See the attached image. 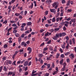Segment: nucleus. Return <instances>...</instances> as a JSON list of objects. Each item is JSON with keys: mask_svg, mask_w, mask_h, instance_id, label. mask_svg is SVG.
Segmentation results:
<instances>
[{"mask_svg": "<svg viewBox=\"0 0 76 76\" xmlns=\"http://www.w3.org/2000/svg\"><path fill=\"white\" fill-rule=\"evenodd\" d=\"M53 56V55H50L49 57L47 58V60H52V57Z\"/></svg>", "mask_w": 76, "mask_h": 76, "instance_id": "obj_1", "label": "nucleus"}, {"mask_svg": "<svg viewBox=\"0 0 76 76\" xmlns=\"http://www.w3.org/2000/svg\"><path fill=\"white\" fill-rule=\"evenodd\" d=\"M50 10L52 13H54V14H56V10L55 9H50Z\"/></svg>", "mask_w": 76, "mask_h": 76, "instance_id": "obj_2", "label": "nucleus"}, {"mask_svg": "<svg viewBox=\"0 0 76 76\" xmlns=\"http://www.w3.org/2000/svg\"><path fill=\"white\" fill-rule=\"evenodd\" d=\"M13 73V72H11V71H9V72L7 73L8 74L7 75V76H10V75L11 76V75H12Z\"/></svg>", "mask_w": 76, "mask_h": 76, "instance_id": "obj_3", "label": "nucleus"}, {"mask_svg": "<svg viewBox=\"0 0 76 76\" xmlns=\"http://www.w3.org/2000/svg\"><path fill=\"white\" fill-rule=\"evenodd\" d=\"M28 61H26L24 62V65L25 66H26L28 65Z\"/></svg>", "mask_w": 76, "mask_h": 76, "instance_id": "obj_4", "label": "nucleus"}, {"mask_svg": "<svg viewBox=\"0 0 76 76\" xmlns=\"http://www.w3.org/2000/svg\"><path fill=\"white\" fill-rule=\"evenodd\" d=\"M33 6H34V4H33V3H32L31 5L29 6V8H31V9H32L33 8Z\"/></svg>", "mask_w": 76, "mask_h": 76, "instance_id": "obj_5", "label": "nucleus"}, {"mask_svg": "<svg viewBox=\"0 0 76 76\" xmlns=\"http://www.w3.org/2000/svg\"><path fill=\"white\" fill-rule=\"evenodd\" d=\"M69 57H71L70 58H74V55L73 53L71 54V55H69Z\"/></svg>", "mask_w": 76, "mask_h": 76, "instance_id": "obj_6", "label": "nucleus"}, {"mask_svg": "<svg viewBox=\"0 0 76 76\" xmlns=\"http://www.w3.org/2000/svg\"><path fill=\"white\" fill-rule=\"evenodd\" d=\"M43 56V55L42 54L39 53L38 55V57H40V58H41Z\"/></svg>", "mask_w": 76, "mask_h": 76, "instance_id": "obj_7", "label": "nucleus"}, {"mask_svg": "<svg viewBox=\"0 0 76 76\" xmlns=\"http://www.w3.org/2000/svg\"><path fill=\"white\" fill-rule=\"evenodd\" d=\"M71 20L72 22H74V23H75L76 22V21H75L76 20V19L75 18L71 19Z\"/></svg>", "mask_w": 76, "mask_h": 76, "instance_id": "obj_8", "label": "nucleus"}, {"mask_svg": "<svg viewBox=\"0 0 76 76\" xmlns=\"http://www.w3.org/2000/svg\"><path fill=\"white\" fill-rule=\"evenodd\" d=\"M72 41L73 42V44H75V39L74 38H73L72 39Z\"/></svg>", "mask_w": 76, "mask_h": 76, "instance_id": "obj_9", "label": "nucleus"}, {"mask_svg": "<svg viewBox=\"0 0 76 76\" xmlns=\"http://www.w3.org/2000/svg\"><path fill=\"white\" fill-rule=\"evenodd\" d=\"M3 70L5 71V72H6L7 70V68L6 66H4L3 68Z\"/></svg>", "mask_w": 76, "mask_h": 76, "instance_id": "obj_10", "label": "nucleus"}, {"mask_svg": "<svg viewBox=\"0 0 76 76\" xmlns=\"http://www.w3.org/2000/svg\"><path fill=\"white\" fill-rule=\"evenodd\" d=\"M56 21V17H54L52 20V22H55Z\"/></svg>", "mask_w": 76, "mask_h": 76, "instance_id": "obj_11", "label": "nucleus"}, {"mask_svg": "<svg viewBox=\"0 0 76 76\" xmlns=\"http://www.w3.org/2000/svg\"><path fill=\"white\" fill-rule=\"evenodd\" d=\"M56 5H57V4L55 2L53 3L52 5L53 7H54H54H55V6H56Z\"/></svg>", "mask_w": 76, "mask_h": 76, "instance_id": "obj_12", "label": "nucleus"}, {"mask_svg": "<svg viewBox=\"0 0 76 76\" xmlns=\"http://www.w3.org/2000/svg\"><path fill=\"white\" fill-rule=\"evenodd\" d=\"M3 24L5 23V24H6L7 23V20H5L3 23Z\"/></svg>", "mask_w": 76, "mask_h": 76, "instance_id": "obj_13", "label": "nucleus"}, {"mask_svg": "<svg viewBox=\"0 0 76 76\" xmlns=\"http://www.w3.org/2000/svg\"><path fill=\"white\" fill-rule=\"evenodd\" d=\"M58 73V71H55L53 74V75H56Z\"/></svg>", "mask_w": 76, "mask_h": 76, "instance_id": "obj_14", "label": "nucleus"}, {"mask_svg": "<svg viewBox=\"0 0 76 76\" xmlns=\"http://www.w3.org/2000/svg\"><path fill=\"white\" fill-rule=\"evenodd\" d=\"M59 56H60V54H59V53H57L56 56V58H58Z\"/></svg>", "mask_w": 76, "mask_h": 76, "instance_id": "obj_15", "label": "nucleus"}, {"mask_svg": "<svg viewBox=\"0 0 76 76\" xmlns=\"http://www.w3.org/2000/svg\"><path fill=\"white\" fill-rule=\"evenodd\" d=\"M53 39L54 40H57V39H58V38L56 36H54L53 37Z\"/></svg>", "mask_w": 76, "mask_h": 76, "instance_id": "obj_16", "label": "nucleus"}, {"mask_svg": "<svg viewBox=\"0 0 76 76\" xmlns=\"http://www.w3.org/2000/svg\"><path fill=\"white\" fill-rule=\"evenodd\" d=\"M15 35L16 37H20V36L19 34L18 33H15Z\"/></svg>", "mask_w": 76, "mask_h": 76, "instance_id": "obj_17", "label": "nucleus"}, {"mask_svg": "<svg viewBox=\"0 0 76 76\" xmlns=\"http://www.w3.org/2000/svg\"><path fill=\"white\" fill-rule=\"evenodd\" d=\"M31 24H32V23H31V22H29L27 23V25L28 26H29L30 25H31Z\"/></svg>", "mask_w": 76, "mask_h": 76, "instance_id": "obj_18", "label": "nucleus"}, {"mask_svg": "<svg viewBox=\"0 0 76 76\" xmlns=\"http://www.w3.org/2000/svg\"><path fill=\"white\" fill-rule=\"evenodd\" d=\"M3 67V66H1L0 67V73L2 71Z\"/></svg>", "mask_w": 76, "mask_h": 76, "instance_id": "obj_19", "label": "nucleus"}, {"mask_svg": "<svg viewBox=\"0 0 76 76\" xmlns=\"http://www.w3.org/2000/svg\"><path fill=\"white\" fill-rule=\"evenodd\" d=\"M69 44L68 43L67 45L66 46V49H69Z\"/></svg>", "mask_w": 76, "mask_h": 76, "instance_id": "obj_20", "label": "nucleus"}, {"mask_svg": "<svg viewBox=\"0 0 76 76\" xmlns=\"http://www.w3.org/2000/svg\"><path fill=\"white\" fill-rule=\"evenodd\" d=\"M70 1H68L66 5L67 6H69V5H70Z\"/></svg>", "mask_w": 76, "mask_h": 76, "instance_id": "obj_21", "label": "nucleus"}, {"mask_svg": "<svg viewBox=\"0 0 76 76\" xmlns=\"http://www.w3.org/2000/svg\"><path fill=\"white\" fill-rule=\"evenodd\" d=\"M30 32V31L29 30H27V31H26L25 33L26 34H29Z\"/></svg>", "mask_w": 76, "mask_h": 76, "instance_id": "obj_22", "label": "nucleus"}, {"mask_svg": "<svg viewBox=\"0 0 76 76\" xmlns=\"http://www.w3.org/2000/svg\"><path fill=\"white\" fill-rule=\"evenodd\" d=\"M56 36L57 38H59L60 37V34L59 33H58L56 34Z\"/></svg>", "mask_w": 76, "mask_h": 76, "instance_id": "obj_23", "label": "nucleus"}, {"mask_svg": "<svg viewBox=\"0 0 76 76\" xmlns=\"http://www.w3.org/2000/svg\"><path fill=\"white\" fill-rule=\"evenodd\" d=\"M62 34L63 37H64V36H65V35H66V33L62 32Z\"/></svg>", "mask_w": 76, "mask_h": 76, "instance_id": "obj_24", "label": "nucleus"}, {"mask_svg": "<svg viewBox=\"0 0 76 76\" xmlns=\"http://www.w3.org/2000/svg\"><path fill=\"white\" fill-rule=\"evenodd\" d=\"M16 61H14L12 63V65H14V66H16Z\"/></svg>", "mask_w": 76, "mask_h": 76, "instance_id": "obj_25", "label": "nucleus"}, {"mask_svg": "<svg viewBox=\"0 0 76 76\" xmlns=\"http://www.w3.org/2000/svg\"><path fill=\"white\" fill-rule=\"evenodd\" d=\"M47 1H46V3H47L48 2V3H49L50 2V3H52V1H51V0H47Z\"/></svg>", "mask_w": 76, "mask_h": 76, "instance_id": "obj_26", "label": "nucleus"}, {"mask_svg": "<svg viewBox=\"0 0 76 76\" xmlns=\"http://www.w3.org/2000/svg\"><path fill=\"white\" fill-rule=\"evenodd\" d=\"M7 58V57L6 56H4L3 57L2 59L3 60H6Z\"/></svg>", "mask_w": 76, "mask_h": 76, "instance_id": "obj_27", "label": "nucleus"}, {"mask_svg": "<svg viewBox=\"0 0 76 76\" xmlns=\"http://www.w3.org/2000/svg\"><path fill=\"white\" fill-rule=\"evenodd\" d=\"M54 30L53 29H52L49 30V31H50V32L51 33L53 32H54Z\"/></svg>", "mask_w": 76, "mask_h": 76, "instance_id": "obj_28", "label": "nucleus"}, {"mask_svg": "<svg viewBox=\"0 0 76 76\" xmlns=\"http://www.w3.org/2000/svg\"><path fill=\"white\" fill-rule=\"evenodd\" d=\"M10 22L11 23H15V21L14 20H10Z\"/></svg>", "mask_w": 76, "mask_h": 76, "instance_id": "obj_29", "label": "nucleus"}, {"mask_svg": "<svg viewBox=\"0 0 76 76\" xmlns=\"http://www.w3.org/2000/svg\"><path fill=\"white\" fill-rule=\"evenodd\" d=\"M15 15L16 16H19V13H16L15 14Z\"/></svg>", "mask_w": 76, "mask_h": 76, "instance_id": "obj_30", "label": "nucleus"}, {"mask_svg": "<svg viewBox=\"0 0 76 76\" xmlns=\"http://www.w3.org/2000/svg\"><path fill=\"white\" fill-rule=\"evenodd\" d=\"M63 59H61V60L60 61V64H62L63 63Z\"/></svg>", "mask_w": 76, "mask_h": 76, "instance_id": "obj_31", "label": "nucleus"}, {"mask_svg": "<svg viewBox=\"0 0 76 76\" xmlns=\"http://www.w3.org/2000/svg\"><path fill=\"white\" fill-rule=\"evenodd\" d=\"M34 6L35 7H37V2H36V1H34Z\"/></svg>", "mask_w": 76, "mask_h": 76, "instance_id": "obj_32", "label": "nucleus"}, {"mask_svg": "<svg viewBox=\"0 0 76 76\" xmlns=\"http://www.w3.org/2000/svg\"><path fill=\"white\" fill-rule=\"evenodd\" d=\"M44 44H45V43L44 42H43L40 45V47H42V46H44Z\"/></svg>", "mask_w": 76, "mask_h": 76, "instance_id": "obj_33", "label": "nucleus"}, {"mask_svg": "<svg viewBox=\"0 0 76 76\" xmlns=\"http://www.w3.org/2000/svg\"><path fill=\"white\" fill-rule=\"evenodd\" d=\"M45 31V30L44 29H41L40 30V32L41 33H42V32H43V31Z\"/></svg>", "mask_w": 76, "mask_h": 76, "instance_id": "obj_34", "label": "nucleus"}, {"mask_svg": "<svg viewBox=\"0 0 76 76\" xmlns=\"http://www.w3.org/2000/svg\"><path fill=\"white\" fill-rule=\"evenodd\" d=\"M51 42V40H50L48 42H47V44H50V43Z\"/></svg>", "mask_w": 76, "mask_h": 76, "instance_id": "obj_35", "label": "nucleus"}, {"mask_svg": "<svg viewBox=\"0 0 76 76\" xmlns=\"http://www.w3.org/2000/svg\"><path fill=\"white\" fill-rule=\"evenodd\" d=\"M48 34H49V33L48 32L47 33H46L45 34V37H47L48 35Z\"/></svg>", "mask_w": 76, "mask_h": 76, "instance_id": "obj_36", "label": "nucleus"}, {"mask_svg": "<svg viewBox=\"0 0 76 76\" xmlns=\"http://www.w3.org/2000/svg\"><path fill=\"white\" fill-rule=\"evenodd\" d=\"M12 26H13L14 27H16V26H17L16 25V24L14 23V24H13L12 25Z\"/></svg>", "mask_w": 76, "mask_h": 76, "instance_id": "obj_37", "label": "nucleus"}, {"mask_svg": "<svg viewBox=\"0 0 76 76\" xmlns=\"http://www.w3.org/2000/svg\"><path fill=\"white\" fill-rule=\"evenodd\" d=\"M21 40H22V38H21V37H20L18 38V41L19 42H20V41H21Z\"/></svg>", "mask_w": 76, "mask_h": 76, "instance_id": "obj_38", "label": "nucleus"}, {"mask_svg": "<svg viewBox=\"0 0 76 76\" xmlns=\"http://www.w3.org/2000/svg\"><path fill=\"white\" fill-rule=\"evenodd\" d=\"M31 64H32V62L31 61H30L29 63L28 64V66H31Z\"/></svg>", "mask_w": 76, "mask_h": 76, "instance_id": "obj_39", "label": "nucleus"}, {"mask_svg": "<svg viewBox=\"0 0 76 76\" xmlns=\"http://www.w3.org/2000/svg\"><path fill=\"white\" fill-rule=\"evenodd\" d=\"M18 32V31L17 30H14L13 31V33L14 34H15L16 33Z\"/></svg>", "mask_w": 76, "mask_h": 76, "instance_id": "obj_40", "label": "nucleus"}, {"mask_svg": "<svg viewBox=\"0 0 76 76\" xmlns=\"http://www.w3.org/2000/svg\"><path fill=\"white\" fill-rule=\"evenodd\" d=\"M65 38L67 41H69V37H68V36L66 37H65Z\"/></svg>", "mask_w": 76, "mask_h": 76, "instance_id": "obj_41", "label": "nucleus"}, {"mask_svg": "<svg viewBox=\"0 0 76 76\" xmlns=\"http://www.w3.org/2000/svg\"><path fill=\"white\" fill-rule=\"evenodd\" d=\"M31 50H32V48H31L30 47H29L27 49L28 51H30Z\"/></svg>", "mask_w": 76, "mask_h": 76, "instance_id": "obj_42", "label": "nucleus"}, {"mask_svg": "<svg viewBox=\"0 0 76 76\" xmlns=\"http://www.w3.org/2000/svg\"><path fill=\"white\" fill-rule=\"evenodd\" d=\"M12 8V6L11 5H10L8 7V9L11 10V9Z\"/></svg>", "mask_w": 76, "mask_h": 76, "instance_id": "obj_43", "label": "nucleus"}, {"mask_svg": "<svg viewBox=\"0 0 76 76\" xmlns=\"http://www.w3.org/2000/svg\"><path fill=\"white\" fill-rule=\"evenodd\" d=\"M67 11L68 12H71L72 11V9H68Z\"/></svg>", "mask_w": 76, "mask_h": 76, "instance_id": "obj_44", "label": "nucleus"}, {"mask_svg": "<svg viewBox=\"0 0 76 76\" xmlns=\"http://www.w3.org/2000/svg\"><path fill=\"white\" fill-rule=\"evenodd\" d=\"M64 13V12H62L60 14V16H63V13Z\"/></svg>", "mask_w": 76, "mask_h": 76, "instance_id": "obj_45", "label": "nucleus"}, {"mask_svg": "<svg viewBox=\"0 0 76 76\" xmlns=\"http://www.w3.org/2000/svg\"><path fill=\"white\" fill-rule=\"evenodd\" d=\"M52 68H54V67H55V65H54V63H53L52 64Z\"/></svg>", "mask_w": 76, "mask_h": 76, "instance_id": "obj_46", "label": "nucleus"}, {"mask_svg": "<svg viewBox=\"0 0 76 76\" xmlns=\"http://www.w3.org/2000/svg\"><path fill=\"white\" fill-rule=\"evenodd\" d=\"M48 66V69H49L50 68V66H51V65L50 64H48L47 65Z\"/></svg>", "mask_w": 76, "mask_h": 76, "instance_id": "obj_47", "label": "nucleus"}, {"mask_svg": "<svg viewBox=\"0 0 76 76\" xmlns=\"http://www.w3.org/2000/svg\"><path fill=\"white\" fill-rule=\"evenodd\" d=\"M22 69L21 68H20L19 69V73L22 72Z\"/></svg>", "mask_w": 76, "mask_h": 76, "instance_id": "obj_48", "label": "nucleus"}, {"mask_svg": "<svg viewBox=\"0 0 76 76\" xmlns=\"http://www.w3.org/2000/svg\"><path fill=\"white\" fill-rule=\"evenodd\" d=\"M8 45H5L4 46V48H7V47Z\"/></svg>", "mask_w": 76, "mask_h": 76, "instance_id": "obj_49", "label": "nucleus"}, {"mask_svg": "<svg viewBox=\"0 0 76 76\" xmlns=\"http://www.w3.org/2000/svg\"><path fill=\"white\" fill-rule=\"evenodd\" d=\"M49 48L50 51H53V48H52V47H50Z\"/></svg>", "mask_w": 76, "mask_h": 76, "instance_id": "obj_50", "label": "nucleus"}, {"mask_svg": "<svg viewBox=\"0 0 76 76\" xmlns=\"http://www.w3.org/2000/svg\"><path fill=\"white\" fill-rule=\"evenodd\" d=\"M27 13H28V12L27 11H24V15H25V16H26V15Z\"/></svg>", "mask_w": 76, "mask_h": 76, "instance_id": "obj_51", "label": "nucleus"}, {"mask_svg": "<svg viewBox=\"0 0 76 76\" xmlns=\"http://www.w3.org/2000/svg\"><path fill=\"white\" fill-rule=\"evenodd\" d=\"M9 10L8 11V15H9V14H10V12L12 11V10Z\"/></svg>", "mask_w": 76, "mask_h": 76, "instance_id": "obj_52", "label": "nucleus"}, {"mask_svg": "<svg viewBox=\"0 0 76 76\" xmlns=\"http://www.w3.org/2000/svg\"><path fill=\"white\" fill-rule=\"evenodd\" d=\"M48 11H46L45 13V15H48Z\"/></svg>", "mask_w": 76, "mask_h": 76, "instance_id": "obj_53", "label": "nucleus"}, {"mask_svg": "<svg viewBox=\"0 0 76 76\" xmlns=\"http://www.w3.org/2000/svg\"><path fill=\"white\" fill-rule=\"evenodd\" d=\"M48 50V48H44V51H47Z\"/></svg>", "mask_w": 76, "mask_h": 76, "instance_id": "obj_54", "label": "nucleus"}, {"mask_svg": "<svg viewBox=\"0 0 76 76\" xmlns=\"http://www.w3.org/2000/svg\"><path fill=\"white\" fill-rule=\"evenodd\" d=\"M66 61L67 63H69L70 62V59H69V58H67L66 59Z\"/></svg>", "mask_w": 76, "mask_h": 76, "instance_id": "obj_55", "label": "nucleus"}, {"mask_svg": "<svg viewBox=\"0 0 76 76\" xmlns=\"http://www.w3.org/2000/svg\"><path fill=\"white\" fill-rule=\"evenodd\" d=\"M18 53V51H15V53L14 54V56H16V54H17Z\"/></svg>", "mask_w": 76, "mask_h": 76, "instance_id": "obj_56", "label": "nucleus"}, {"mask_svg": "<svg viewBox=\"0 0 76 76\" xmlns=\"http://www.w3.org/2000/svg\"><path fill=\"white\" fill-rule=\"evenodd\" d=\"M61 57H62V58H64V55L63 54H62L61 56Z\"/></svg>", "mask_w": 76, "mask_h": 76, "instance_id": "obj_57", "label": "nucleus"}, {"mask_svg": "<svg viewBox=\"0 0 76 76\" xmlns=\"http://www.w3.org/2000/svg\"><path fill=\"white\" fill-rule=\"evenodd\" d=\"M25 34H22L21 36V38H23L25 37Z\"/></svg>", "mask_w": 76, "mask_h": 76, "instance_id": "obj_58", "label": "nucleus"}, {"mask_svg": "<svg viewBox=\"0 0 76 76\" xmlns=\"http://www.w3.org/2000/svg\"><path fill=\"white\" fill-rule=\"evenodd\" d=\"M63 29L64 31H66V27H65V26H64Z\"/></svg>", "mask_w": 76, "mask_h": 76, "instance_id": "obj_59", "label": "nucleus"}, {"mask_svg": "<svg viewBox=\"0 0 76 76\" xmlns=\"http://www.w3.org/2000/svg\"><path fill=\"white\" fill-rule=\"evenodd\" d=\"M70 54V53L69 52H68L65 54V56H67V55H69Z\"/></svg>", "mask_w": 76, "mask_h": 76, "instance_id": "obj_60", "label": "nucleus"}, {"mask_svg": "<svg viewBox=\"0 0 76 76\" xmlns=\"http://www.w3.org/2000/svg\"><path fill=\"white\" fill-rule=\"evenodd\" d=\"M60 29L58 28H56V29H55V31H58V30H59Z\"/></svg>", "mask_w": 76, "mask_h": 76, "instance_id": "obj_61", "label": "nucleus"}, {"mask_svg": "<svg viewBox=\"0 0 76 76\" xmlns=\"http://www.w3.org/2000/svg\"><path fill=\"white\" fill-rule=\"evenodd\" d=\"M59 20H60V18L58 17V18H56V20L57 22H58V21H59Z\"/></svg>", "mask_w": 76, "mask_h": 76, "instance_id": "obj_62", "label": "nucleus"}, {"mask_svg": "<svg viewBox=\"0 0 76 76\" xmlns=\"http://www.w3.org/2000/svg\"><path fill=\"white\" fill-rule=\"evenodd\" d=\"M19 19H22L23 17L22 15H20L19 17Z\"/></svg>", "mask_w": 76, "mask_h": 76, "instance_id": "obj_63", "label": "nucleus"}, {"mask_svg": "<svg viewBox=\"0 0 76 76\" xmlns=\"http://www.w3.org/2000/svg\"><path fill=\"white\" fill-rule=\"evenodd\" d=\"M23 49H20L19 50V52H21L22 53L23 52Z\"/></svg>", "mask_w": 76, "mask_h": 76, "instance_id": "obj_64", "label": "nucleus"}]
</instances>
